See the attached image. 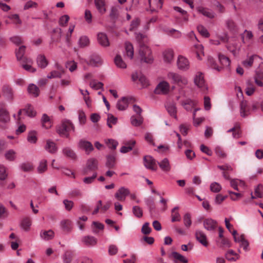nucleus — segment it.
<instances>
[{"label":"nucleus","mask_w":263,"mask_h":263,"mask_svg":"<svg viewBox=\"0 0 263 263\" xmlns=\"http://www.w3.org/2000/svg\"><path fill=\"white\" fill-rule=\"evenodd\" d=\"M174 53L171 48L165 50V63H171L174 61Z\"/></svg>","instance_id":"38"},{"label":"nucleus","mask_w":263,"mask_h":263,"mask_svg":"<svg viewBox=\"0 0 263 263\" xmlns=\"http://www.w3.org/2000/svg\"><path fill=\"white\" fill-rule=\"evenodd\" d=\"M45 149L49 153L53 154L55 153L57 151V147L56 144L53 141L48 140L46 141V145L45 146Z\"/></svg>","instance_id":"28"},{"label":"nucleus","mask_w":263,"mask_h":263,"mask_svg":"<svg viewBox=\"0 0 263 263\" xmlns=\"http://www.w3.org/2000/svg\"><path fill=\"white\" fill-rule=\"evenodd\" d=\"M235 242L240 243V247H242L246 251L248 250L249 242L245 239L243 234L241 235L238 237V239L235 238Z\"/></svg>","instance_id":"27"},{"label":"nucleus","mask_w":263,"mask_h":263,"mask_svg":"<svg viewBox=\"0 0 263 263\" xmlns=\"http://www.w3.org/2000/svg\"><path fill=\"white\" fill-rule=\"evenodd\" d=\"M257 58L261 59L260 57L256 54L252 55L247 58L246 60L243 61L242 62V65L245 67L249 68L253 65L254 60Z\"/></svg>","instance_id":"24"},{"label":"nucleus","mask_w":263,"mask_h":263,"mask_svg":"<svg viewBox=\"0 0 263 263\" xmlns=\"http://www.w3.org/2000/svg\"><path fill=\"white\" fill-rule=\"evenodd\" d=\"M152 11H156L161 9L163 5V0H148Z\"/></svg>","instance_id":"20"},{"label":"nucleus","mask_w":263,"mask_h":263,"mask_svg":"<svg viewBox=\"0 0 263 263\" xmlns=\"http://www.w3.org/2000/svg\"><path fill=\"white\" fill-rule=\"evenodd\" d=\"M132 78L133 81L136 82L139 81L143 87H147L148 85V82L145 76L141 73L135 72L132 76Z\"/></svg>","instance_id":"9"},{"label":"nucleus","mask_w":263,"mask_h":263,"mask_svg":"<svg viewBox=\"0 0 263 263\" xmlns=\"http://www.w3.org/2000/svg\"><path fill=\"white\" fill-rule=\"evenodd\" d=\"M105 142L107 146L110 149L115 150L118 144L117 141L115 140L109 139L105 140Z\"/></svg>","instance_id":"49"},{"label":"nucleus","mask_w":263,"mask_h":263,"mask_svg":"<svg viewBox=\"0 0 263 263\" xmlns=\"http://www.w3.org/2000/svg\"><path fill=\"white\" fill-rule=\"evenodd\" d=\"M115 63L116 66L120 68H126V65L125 63L122 60L121 57L120 55H117L115 58Z\"/></svg>","instance_id":"44"},{"label":"nucleus","mask_w":263,"mask_h":263,"mask_svg":"<svg viewBox=\"0 0 263 263\" xmlns=\"http://www.w3.org/2000/svg\"><path fill=\"white\" fill-rule=\"evenodd\" d=\"M254 194L256 197L261 198L263 197V185L261 184H258L254 189Z\"/></svg>","instance_id":"51"},{"label":"nucleus","mask_w":263,"mask_h":263,"mask_svg":"<svg viewBox=\"0 0 263 263\" xmlns=\"http://www.w3.org/2000/svg\"><path fill=\"white\" fill-rule=\"evenodd\" d=\"M197 9L199 13L202 14L208 18H213L215 17V13L208 8H204L202 7H199Z\"/></svg>","instance_id":"17"},{"label":"nucleus","mask_w":263,"mask_h":263,"mask_svg":"<svg viewBox=\"0 0 263 263\" xmlns=\"http://www.w3.org/2000/svg\"><path fill=\"white\" fill-rule=\"evenodd\" d=\"M79 145L80 147L84 149L88 154L93 150L92 144L88 141L82 139L79 141Z\"/></svg>","instance_id":"15"},{"label":"nucleus","mask_w":263,"mask_h":263,"mask_svg":"<svg viewBox=\"0 0 263 263\" xmlns=\"http://www.w3.org/2000/svg\"><path fill=\"white\" fill-rule=\"evenodd\" d=\"M104 225L102 223L98 222H93L92 223V231L94 233L97 234L100 231L103 230Z\"/></svg>","instance_id":"48"},{"label":"nucleus","mask_w":263,"mask_h":263,"mask_svg":"<svg viewBox=\"0 0 263 263\" xmlns=\"http://www.w3.org/2000/svg\"><path fill=\"white\" fill-rule=\"evenodd\" d=\"M167 78L173 83L180 87H184L188 84L187 79L178 73L170 72L167 73Z\"/></svg>","instance_id":"3"},{"label":"nucleus","mask_w":263,"mask_h":263,"mask_svg":"<svg viewBox=\"0 0 263 263\" xmlns=\"http://www.w3.org/2000/svg\"><path fill=\"white\" fill-rule=\"evenodd\" d=\"M26 47L21 46L19 47L18 50L16 51V57L18 61H22L25 63H31L30 59H27L26 57H24Z\"/></svg>","instance_id":"10"},{"label":"nucleus","mask_w":263,"mask_h":263,"mask_svg":"<svg viewBox=\"0 0 263 263\" xmlns=\"http://www.w3.org/2000/svg\"><path fill=\"white\" fill-rule=\"evenodd\" d=\"M178 209V206H175L172 210V221H179L181 219L180 215L178 212L175 211Z\"/></svg>","instance_id":"47"},{"label":"nucleus","mask_w":263,"mask_h":263,"mask_svg":"<svg viewBox=\"0 0 263 263\" xmlns=\"http://www.w3.org/2000/svg\"><path fill=\"white\" fill-rule=\"evenodd\" d=\"M194 83L202 91L204 92L208 90L202 72L198 71L196 73L194 77Z\"/></svg>","instance_id":"4"},{"label":"nucleus","mask_w":263,"mask_h":263,"mask_svg":"<svg viewBox=\"0 0 263 263\" xmlns=\"http://www.w3.org/2000/svg\"><path fill=\"white\" fill-rule=\"evenodd\" d=\"M219 62L223 66L228 67L230 66L231 61L229 58L223 54H219L218 55Z\"/></svg>","instance_id":"42"},{"label":"nucleus","mask_w":263,"mask_h":263,"mask_svg":"<svg viewBox=\"0 0 263 263\" xmlns=\"http://www.w3.org/2000/svg\"><path fill=\"white\" fill-rule=\"evenodd\" d=\"M183 223L186 228H189L192 224L191 216L190 213H186L183 216Z\"/></svg>","instance_id":"57"},{"label":"nucleus","mask_w":263,"mask_h":263,"mask_svg":"<svg viewBox=\"0 0 263 263\" xmlns=\"http://www.w3.org/2000/svg\"><path fill=\"white\" fill-rule=\"evenodd\" d=\"M240 114L243 118L250 114V108L246 101H242L240 104Z\"/></svg>","instance_id":"18"},{"label":"nucleus","mask_w":263,"mask_h":263,"mask_svg":"<svg viewBox=\"0 0 263 263\" xmlns=\"http://www.w3.org/2000/svg\"><path fill=\"white\" fill-rule=\"evenodd\" d=\"M28 91L33 97H36L40 94L39 88L34 84H31L28 87Z\"/></svg>","instance_id":"34"},{"label":"nucleus","mask_w":263,"mask_h":263,"mask_svg":"<svg viewBox=\"0 0 263 263\" xmlns=\"http://www.w3.org/2000/svg\"><path fill=\"white\" fill-rule=\"evenodd\" d=\"M97 41L98 43L104 47L109 46L110 43L107 34L104 32H99L97 34Z\"/></svg>","instance_id":"8"},{"label":"nucleus","mask_w":263,"mask_h":263,"mask_svg":"<svg viewBox=\"0 0 263 263\" xmlns=\"http://www.w3.org/2000/svg\"><path fill=\"white\" fill-rule=\"evenodd\" d=\"M136 38L139 43V52L141 62H144L147 64L152 63L153 62V57L152 55L151 50L147 46L142 43L143 40L145 38V35L141 33H137Z\"/></svg>","instance_id":"1"},{"label":"nucleus","mask_w":263,"mask_h":263,"mask_svg":"<svg viewBox=\"0 0 263 263\" xmlns=\"http://www.w3.org/2000/svg\"><path fill=\"white\" fill-rule=\"evenodd\" d=\"M23 111H25L26 114L31 117H33L35 116V112L33 110V108L31 105H28L26 108L23 109V110H20L18 113V116L20 117L22 114V112Z\"/></svg>","instance_id":"40"},{"label":"nucleus","mask_w":263,"mask_h":263,"mask_svg":"<svg viewBox=\"0 0 263 263\" xmlns=\"http://www.w3.org/2000/svg\"><path fill=\"white\" fill-rule=\"evenodd\" d=\"M167 110L171 116L174 117L175 119L176 118V114L177 110L174 104H172L170 106H168Z\"/></svg>","instance_id":"61"},{"label":"nucleus","mask_w":263,"mask_h":263,"mask_svg":"<svg viewBox=\"0 0 263 263\" xmlns=\"http://www.w3.org/2000/svg\"><path fill=\"white\" fill-rule=\"evenodd\" d=\"M98 161L95 158L89 159L86 163L85 167L83 169V174L88 175L89 172H94L98 169Z\"/></svg>","instance_id":"5"},{"label":"nucleus","mask_w":263,"mask_h":263,"mask_svg":"<svg viewBox=\"0 0 263 263\" xmlns=\"http://www.w3.org/2000/svg\"><path fill=\"white\" fill-rule=\"evenodd\" d=\"M197 102L191 99H187L182 103L184 108L187 111L191 110L192 108L196 105Z\"/></svg>","instance_id":"29"},{"label":"nucleus","mask_w":263,"mask_h":263,"mask_svg":"<svg viewBox=\"0 0 263 263\" xmlns=\"http://www.w3.org/2000/svg\"><path fill=\"white\" fill-rule=\"evenodd\" d=\"M225 257L228 261H236L240 256L233 250H230L225 254Z\"/></svg>","instance_id":"23"},{"label":"nucleus","mask_w":263,"mask_h":263,"mask_svg":"<svg viewBox=\"0 0 263 263\" xmlns=\"http://www.w3.org/2000/svg\"><path fill=\"white\" fill-rule=\"evenodd\" d=\"M165 33L167 35L176 39L180 38L182 35V33L180 31L173 28L167 29L165 30Z\"/></svg>","instance_id":"32"},{"label":"nucleus","mask_w":263,"mask_h":263,"mask_svg":"<svg viewBox=\"0 0 263 263\" xmlns=\"http://www.w3.org/2000/svg\"><path fill=\"white\" fill-rule=\"evenodd\" d=\"M210 190L213 192L218 193L221 190V186L218 183L214 182L211 184Z\"/></svg>","instance_id":"59"},{"label":"nucleus","mask_w":263,"mask_h":263,"mask_svg":"<svg viewBox=\"0 0 263 263\" xmlns=\"http://www.w3.org/2000/svg\"><path fill=\"white\" fill-rule=\"evenodd\" d=\"M125 56L132 59L134 55V48L132 44L127 42L125 45Z\"/></svg>","instance_id":"30"},{"label":"nucleus","mask_w":263,"mask_h":263,"mask_svg":"<svg viewBox=\"0 0 263 263\" xmlns=\"http://www.w3.org/2000/svg\"><path fill=\"white\" fill-rule=\"evenodd\" d=\"M31 223L32 221L31 218L26 217L23 219L21 222V226L25 231H28L30 229Z\"/></svg>","instance_id":"35"},{"label":"nucleus","mask_w":263,"mask_h":263,"mask_svg":"<svg viewBox=\"0 0 263 263\" xmlns=\"http://www.w3.org/2000/svg\"><path fill=\"white\" fill-rule=\"evenodd\" d=\"M82 242L88 247L95 246L97 243V239L93 236H87L83 237Z\"/></svg>","instance_id":"22"},{"label":"nucleus","mask_w":263,"mask_h":263,"mask_svg":"<svg viewBox=\"0 0 263 263\" xmlns=\"http://www.w3.org/2000/svg\"><path fill=\"white\" fill-rule=\"evenodd\" d=\"M133 100V98L124 97L122 99L118 101L117 104V107L120 110H124L128 106V103Z\"/></svg>","instance_id":"14"},{"label":"nucleus","mask_w":263,"mask_h":263,"mask_svg":"<svg viewBox=\"0 0 263 263\" xmlns=\"http://www.w3.org/2000/svg\"><path fill=\"white\" fill-rule=\"evenodd\" d=\"M42 122L43 126L45 128H49L51 126V122L49 116L46 114H44L42 118Z\"/></svg>","instance_id":"43"},{"label":"nucleus","mask_w":263,"mask_h":263,"mask_svg":"<svg viewBox=\"0 0 263 263\" xmlns=\"http://www.w3.org/2000/svg\"><path fill=\"white\" fill-rule=\"evenodd\" d=\"M95 4L100 13L103 14L106 12V5L104 0H95Z\"/></svg>","instance_id":"25"},{"label":"nucleus","mask_w":263,"mask_h":263,"mask_svg":"<svg viewBox=\"0 0 263 263\" xmlns=\"http://www.w3.org/2000/svg\"><path fill=\"white\" fill-rule=\"evenodd\" d=\"M3 92L4 96L9 100L13 98V91L11 87L8 85H4L3 87Z\"/></svg>","instance_id":"37"},{"label":"nucleus","mask_w":263,"mask_h":263,"mask_svg":"<svg viewBox=\"0 0 263 263\" xmlns=\"http://www.w3.org/2000/svg\"><path fill=\"white\" fill-rule=\"evenodd\" d=\"M10 117L8 111L4 107L0 108V122L7 123L9 122Z\"/></svg>","instance_id":"19"},{"label":"nucleus","mask_w":263,"mask_h":263,"mask_svg":"<svg viewBox=\"0 0 263 263\" xmlns=\"http://www.w3.org/2000/svg\"><path fill=\"white\" fill-rule=\"evenodd\" d=\"M131 123L135 126H140L143 122V119L141 116H133L131 117Z\"/></svg>","instance_id":"45"},{"label":"nucleus","mask_w":263,"mask_h":263,"mask_svg":"<svg viewBox=\"0 0 263 263\" xmlns=\"http://www.w3.org/2000/svg\"><path fill=\"white\" fill-rule=\"evenodd\" d=\"M156 94H164V81H162L157 85L155 89Z\"/></svg>","instance_id":"54"},{"label":"nucleus","mask_w":263,"mask_h":263,"mask_svg":"<svg viewBox=\"0 0 263 263\" xmlns=\"http://www.w3.org/2000/svg\"><path fill=\"white\" fill-rule=\"evenodd\" d=\"M227 27L231 31H235L237 30V26L235 22L231 20H229L226 22Z\"/></svg>","instance_id":"60"},{"label":"nucleus","mask_w":263,"mask_h":263,"mask_svg":"<svg viewBox=\"0 0 263 263\" xmlns=\"http://www.w3.org/2000/svg\"><path fill=\"white\" fill-rule=\"evenodd\" d=\"M172 256L175 259V263H178V261H180L181 263H187L188 262L187 259L184 256L177 252H173Z\"/></svg>","instance_id":"36"},{"label":"nucleus","mask_w":263,"mask_h":263,"mask_svg":"<svg viewBox=\"0 0 263 263\" xmlns=\"http://www.w3.org/2000/svg\"><path fill=\"white\" fill-rule=\"evenodd\" d=\"M136 144V141L131 140L125 143V145L123 146L120 149V152L122 153H126L133 149L134 146Z\"/></svg>","instance_id":"21"},{"label":"nucleus","mask_w":263,"mask_h":263,"mask_svg":"<svg viewBox=\"0 0 263 263\" xmlns=\"http://www.w3.org/2000/svg\"><path fill=\"white\" fill-rule=\"evenodd\" d=\"M197 30L199 33L202 35L203 36L208 37L209 36V33L208 32L207 29L202 25H199L197 27Z\"/></svg>","instance_id":"62"},{"label":"nucleus","mask_w":263,"mask_h":263,"mask_svg":"<svg viewBox=\"0 0 263 263\" xmlns=\"http://www.w3.org/2000/svg\"><path fill=\"white\" fill-rule=\"evenodd\" d=\"M47 162L46 160L43 159L42 160L39 164V166L37 167V172L40 174H42L46 171L47 169Z\"/></svg>","instance_id":"46"},{"label":"nucleus","mask_w":263,"mask_h":263,"mask_svg":"<svg viewBox=\"0 0 263 263\" xmlns=\"http://www.w3.org/2000/svg\"><path fill=\"white\" fill-rule=\"evenodd\" d=\"M144 164L146 168L151 170H155L157 168V164L155 162V160L150 156L144 157Z\"/></svg>","instance_id":"11"},{"label":"nucleus","mask_w":263,"mask_h":263,"mask_svg":"<svg viewBox=\"0 0 263 263\" xmlns=\"http://www.w3.org/2000/svg\"><path fill=\"white\" fill-rule=\"evenodd\" d=\"M79 45L81 47H85L89 44V40L86 36H81L79 39Z\"/></svg>","instance_id":"55"},{"label":"nucleus","mask_w":263,"mask_h":263,"mask_svg":"<svg viewBox=\"0 0 263 263\" xmlns=\"http://www.w3.org/2000/svg\"><path fill=\"white\" fill-rule=\"evenodd\" d=\"M54 232L52 230H49L48 231H43L41 232V237L46 240L51 239L54 236Z\"/></svg>","instance_id":"33"},{"label":"nucleus","mask_w":263,"mask_h":263,"mask_svg":"<svg viewBox=\"0 0 263 263\" xmlns=\"http://www.w3.org/2000/svg\"><path fill=\"white\" fill-rule=\"evenodd\" d=\"M129 194V191L125 187H121L115 194L116 198L120 201L125 200L126 196Z\"/></svg>","instance_id":"12"},{"label":"nucleus","mask_w":263,"mask_h":263,"mask_svg":"<svg viewBox=\"0 0 263 263\" xmlns=\"http://www.w3.org/2000/svg\"><path fill=\"white\" fill-rule=\"evenodd\" d=\"M74 126L72 123L69 120H64L62 122L58 129V133L67 138H69V133L71 131L74 132Z\"/></svg>","instance_id":"2"},{"label":"nucleus","mask_w":263,"mask_h":263,"mask_svg":"<svg viewBox=\"0 0 263 263\" xmlns=\"http://www.w3.org/2000/svg\"><path fill=\"white\" fill-rule=\"evenodd\" d=\"M177 66L180 70L186 71L190 68V63L186 57L180 55L177 58Z\"/></svg>","instance_id":"6"},{"label":"nucleus","mask_w":263,"mask_h":263,"mask_svg":"<svg viewBox=\"0 0 263 263\" xmlns=\"http://www.w3.org/2000/svg\"><path fill=\"white\" fill-rule=\"evenodd\" d=\"M107 122L109 127L111 128L112 125L117 123V118L111 114H108Z\"/></svg>","instance_id":"53"},{"label":"nucleus","mask_w":263,"mask_h":263,"mask_svg":"<svg viewBox=\"0 0 263 263\" xmlns=\"http://www.w3.org/2000/svg\"><path fill=\"white\" fill-rule=\"evenodd\" d=\"M21 168L24 172H30L33 170V166L30 162H26L21 164Z\"/></svg>","instance_id":"56"},{"label":"nucleus","mask_w":263,"mask_h":263,"mask_svg":"<svg viewBox=\"0 0 263 263\" xmlns=\"http://www.w3.org/2000/svg\"><path fill=\"white\" fill-rule=\"evenodd\" d=\"M15 155H16V153L13 150L10 149L6 153L5 158L8 160L13 161L15 159V157H16Z\"/></svg>","instance_id":"58"},{"label":"nucleus","mask_w":263,"mask_h":263,"mask_svg":"<svg viewBox=\"0 0 263 263\" xmlns=\"http://www.w3.org/2000/svg\"><path fill=\"white\" fill-rule=\"evenodd\" d=\"M63 152L64 154L67 157H69V158L74 159L76 157V154L74 153V152L69 147L65 148L63 150Z\"/></svg>","instance_id":"50"},{"label":"nucleus","mask_w":263,"mask_h":263,"mask_svg":"<svg viewBox=\"0 0 263 263\" xmlns=\"http://www.w3.org/2000/svg\"><path fill=\"white\" fill-rule=\"evenodd\" d=\"M106 161L105 166L108 169H114L116 168L117 158L115 154L111 153L106 156Z\"/></svg>","instance_id":"7"},{"label":"nucleus","mask_w":263,"mask_h":263,"mask_svg":"<svg viewBox=\"0 0 263 263\" xmlns=\"http://www.w3.org/2000/svg\"><path fill=\"white\" fill-rule=\"evenodd\" d=\"M203 224L204 228L206 230L208 231H213L216 227L217 222L211 218H208L203 221Z\"/></svg>","instance_id":"16"},{"label":"nucleus","mask_w":263,"mask_h":263,"mask_svg":"<svg viewBox=\"0 0 263 263\" xmlns=\"http://www.w3.org/2000/svg\"><path fill=\"white\" fill-rule=\"evenodd\" d=\"M37 65L41 68H45L48 65V61L43 55H40L36 59Z\"/></svg>","instance_id":"39"},{"label":"nucleus","mask_w":263,"mask_h":263,"mask_svg":"<svg viewBox=\"0 0 263 263\" xmlns=\"http://www.w3.org/2000/svg\"><path fill=\"white\" fill-rule=\"evenodd\" d=\"M133 212L135 216L138 218H140L143 215L142 210L139 206H134L133 208Z\"/></svg>","instance_id":"63"},{"label":"nucleus","mask_w":263,"mask_h":263,"mask_svg":"<svg viewBox=\"0 0 263 263\" xmlns=\"http://www.w3.org/2000/svg\"><path fill=\"white\" fill-rule=\"evenodd\" d=\"M61 225L63 230L69 232L71 229V221L70 220H63L61 222Z\"/></svg>","instance_id":"41"},{"label":"nucleus","mask_w":263,"mask_h":263,"mask_svg":"<svg viewBox=\"0 0 263 263\" xmlns=\"http://www.w3.org/2000/svg\"><path fill=\"white\" fill-rule=\"evenodd\" d=\"M255 88L254 84L250 80H248L246 82V87L245 89V92L247 95L249 96H252L255 92Z\"/></svg>","instance_id":"26"},{"label":"nucleus","mask_w":263,"mask_h":263,"mask_svg":"<svg viewBox=\"0 0 263 263\" xmlns=\"http://www.w3.org/2000/svg\"><path fill=\"white\" fill-rule=\"evenodd\" d=\"M208 64L211 68L217 71H220L221 69V68L217 65L214 59L212 57H208Z\"/></svg>","instance_id":"52"},{"label":"nucleus","mask_w":263,"mask_h":263,"mask_svg":"<svg viewBox=\"0 0 263 263\" xmlns=\"http://www.w3.org/2000/svg\"><path fill=\"white\" fill-rule=\"evenodd\" d=\"M255 74L258 76L259 79H263V63H261L258 67L255 70Z\"/></svg>","instance_id":"64"},{"label":"nucleus","mask_w":263,"mask_h":263,"mask_svg":"<svg viewBox=\"0 0 263 263\" xmlns=\"http://www.w3.org/2000/svg\"><path fill=\"white\" fill-rule=\"evenodd\" d=\"M195 236L196 239L203 246L207 247L208 242L206 235L200 230H197L195 233Z\"/></svg>","instance_id":"13"},{"label":"nucleus","mask_w":263,"mask_h":263,"mask_svg":"<svg viewBox=\"0 0 263 263\" xmlns=\"http://www.w3.org/2000/svg\"><path fill=\"white\" fill-rule=\"evenodd\" d=\"M74 256V253L71 250L66 251L63 257L64 263H71Z\"/></svg>","instance_id":"31"}]
</instances>
